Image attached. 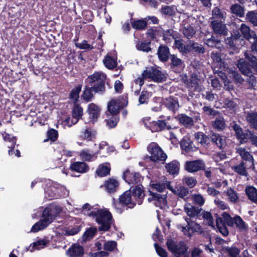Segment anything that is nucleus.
Wrapping results in <instances>:
<instances>
[{
	"instance_id": "nucleus-6",
	"label": "nucleus",
	"mask_w": 257,
	"mask_h": 257,
	"mask_svg": "<svg viewBox=\"0 0 257 257\" xmlns=\"http://www.w3.org/2000/svg\"><path fill=\"white\" fill-rule=\"evenodd\" d=\"M203 216L204 219L207 221L209 225L214 229H217L223 236H226L228 234V231L223 219L218 215H216V216L215 224H214L212 215L210 212H205Z\"/></svg>"
},
{
	"instance_id": "nucleus-33",
	"label": "nucleus",
	"mask_w": 257,
	"mask_h": 257,
	"mask_svg": "<svg viewBox=\"0 0 257 257\" xmlns=\"http://www.w3.org/2000/svg\"><path fill=\"white\" fill-rule=\"evenodd\" d=\"M246 120L251 127L257 130V112L250 111L247 113Z\"/></svg>"
},
{
	"instance_id": "nucleus-13",
	"label": "nucleus",
	"mask_w": 257,
	"mask_h": 257,
	"mask_svg": "<svg viewBox=\"0 0 257 257\" xmlns=\"http://www.w3.org/2000/svg\"><path fill=\"white\" fill-rule=\"evenodd\" d=\"M123 179L130 185H138L143 180V177L139 173L131 172L126 170L124 172Z\"/></svg>"
},
{
	"instance_id": "nucleus-32",
	"label": "nucleus",
	"mask_w": 257,
	"mask_h": 257,
	"mask_svg": "<svg viewBox=\"0 0 257 257\" xmlns=\"http://www.w3.org/2000/svg\"><path fill=\"white\" fill-rule=\"evenodd\" d=\"M184 210L190 217H195L200 212V209L198 208L194 207L189 203L185 205Z\"/></svg>"
},
{
	"instance_id": "nucleus-10",
	"label": "nucleus",
	"mask_w": 257,
	"mask_h": 257,
	"mask_svg": "<svg viewBox=\"0 0 257 257\" xmlns=\"http://www.w3.org/2000/svg\"><path fill=\"white\" fill-rule=\"evenodd\" d=\"M185 220L187 222L186 226H184L181 224L177 226L185 235L191 237L194 232H201L202 228L198 223L187 217H185Z\"/></svg>"
},
{
	"instance_id": "nucleus-34",
	"label": "nucleus",
	"mask_w": 257,
	"mask_h": 257,
	"mask_svg": "<svg viewBox=\"0 0 257 257\" xmlns=\"http://www.w3.org/2000/svg\"><path fill=\"white\" fill-rule=\"evenodd\" d=\"M118 184V182L115 179H110L105 182L104 187L108 193H111L116 191Z\"/></svg>"
},
{
	"instance_id": "nucleus-42",
	"label": "nucleus",
	"mask_w": 257,
	"mask_h": 257,
	"mask_svg": "<svg viewBox=\"0 0 257 257\" xmlns=\"http://www.w3.org/2000/svg\"><path fill=\"white\" fill-rule=\"evenodd\" d=\"M135 43L137 49L139 51H142L145 52H149L151 50L150 47L151 43L150 42H147L146 41H143L141 42L135 41Z\"/></svg>"
},
{
	"instance_id": "nucleus-31",
	"label": "nucleus",
	"mask_w": 257,
	"mask_h": 257,
	"mask_svg": "<svg viewBox=\"0 0 257 257\" xmlns=\"http://www.w3.org/2000/svg\"><path fill=\"white\" fill-rule=\"evenodd\" d=\"M245 191L248 198L251 202L257 204V189L253 186H247Z\"/></svg>"
},
{
	"instance_id": "nucleus-61",
	"label": "nucleus",
	"mask_w": 257,
	"mask_h": 257,
	"mask_svg": "<svg viewBox=\"0 0 257 257\" xmlns=\"http://www.w3.org/2000/svg\"><path fill=\"white\" fill-rule=\"evenodd\" d=\"M118 118L116 115H112L110 118L106 120V125L109 128L114 127L118 121Z\"/></svg>"
},
{
	"instance_id": "nucleus-28",
	"label": "nucleus",
	"mask_w": 257,
	"mask_h": 257,
	"mask_svg": "<svg viewBox=\"0 0 257 257\" xmlns=\"http://www.w3.org/2000/svg\"><path fill=\"white\" fill-rule=\"evenodd\" d=\"M240 30L243 37L248 41H251L256 35L254 32L251 31L249 27L244 24L241 25Z\"/></svg>"
},
{
	"instance_id": "nucleus-50",
	"label": "nucleus",
	"mask_w": 257,
	"mask_h": 257,
	"mask_svg": "<svg viewBox=\"0 0 257 257\" xmlns=\"http://www.w3.org/2000/svg\"><path fill=\"white\" fill-rule=\"evenodd\" d=\"M212 13L213 19L224 20L225 18L226 13L225 12H222L217 7H215L213 9Z\"/></svg>"
},
{
	"instance_id": "nucleus-43",
	"label": "nucleus",
	"mask_w": 257,
	"mask_h": 257,
	"mask_svg": "<svg viewBox=\"0 0 257 257\" xmlns=\"http://www.w3.org/2000/svg\"><path fill=\"white\" fill-rule=\"evenodd\" d=\"M177 33L173 30L169 29L163 33V40L166 43H170L177 38Z\"/></svg>"
},
{
	"instance_id": "nucleus-20",
	"label": "nucleus",
	"mask_w": 257,
	"mask_h": 257,
	"mask_svg": "<svg viewBox=\"0 0 257 257\" xmlns=\"http://www.w3.org/2000/svg\"><path fill=\"white\" fill-rule=\"evenodd\" d=\"M204 167V164L203 161L201 160L187 162L185 164L186 170L191 173L200 170L202 169Z\"/></svg>"
},
{
	"instance_id": "nucleus-36",
	"label": "nucleus",
	"mask_w": 257,
	"mask_h": 257,
	"mask_svg": "<svg viewBox=\"0 0 257 257\" xmlns=\"http://www.w3.org/2000/svg\"><path fill=\"white\" fill-rule=\"evenodd\" d=\"M165 168L170 174H178L179 170V163L176 161H173L167 164Z\"/></svg>"
},
{
	"instance_id": "nucleus-55",
	"label": "nucleus",
	"mask_w": 257,
	"mask_h": 257,
	"mask_svg": "<svg viewBox=\"0 0 257 257\" xmlns=\"http://www.w3.org/2000/svg\"><path fill=\"white\" fill-rule=\"evenodd\" d=\"M97 229L94 227H90L84 233L83 237L84 240H87L91 239L95 234Z\"/></svg>"
},
{
	"instance_id": "nucleus-14",
	"label": "nucleus",
	"mask_w": 257,
	"mask_h": 257,
	"mask_svg": "<svg viewBox=\"0 0 257 257\" xmlns=\"http://www.w3.org/2000/svg\"><path fill=\"white\" fill-rule=\"evenodd\" d=\"M131 189V195L136 204H141L145 196L143 186L141 184H138L135 186H132Z\"/></svg>"
},
{
	"instance_id": "nucleus-38",
	"label": "nucleus",
	"mask_w": 257,
	"mask_h": 257,
	"mask_svg": "<svg viewBox=\"0 0 257 257\" xmlns=\"http://www.w3.org/2000/svg\"><path fill=\"white\" fill-rule=\"evenodd\" d=\"M110 170V167L109 164L104 163L98 166L96 172L98 176L103 177L109 174Z\"/></svg>"
},
{
	"instance_id": "nucleus-59",
	"label": "nucleus",
	"mask_w": 257,
	"mask_h": 257,
	"mask_svg": "<svg viewBox=\"0 0 257 257\" xmlns=\"http://www.w3.org/2000/svg\"><path fill=\"white\" fill-rule=\"evenodd\" d=\"M212 125L214 128L217 130L223 129L225 125L224 119L222 117L216 118L213 121Z\"/></svg>"
},
{
	"instance_id": "nucleus-5",
	"label": "nucleus",
	"mask_w": 257,
	"mask_h": 257,
	"mask_svg": "<svg viewBox=\"0 0 257 257\" xmlns=\"http://www.w3.org/2000/svg\"><path fill=\"white\" fill-rule=\"evenodd\" d=\"M106 75L101 71H97L89 76L86 81L92 87L96 93L102 94L105 90V83Z\"/></svg>"
},
{
	"instance_id": "nucleus-1",
	"label": "nucleus",
	"mask_w": 257,
	"mask_h": 257,
	"mask_svg": "<svg viewBox=\"0 0 257 257\" xmlns=\"http://www.w3.org/2000/svg\"><path fill=\"white\" fill-rule=\"evenodd\" d=\"M82 211L84 214L93 217L98 224L99 230L107 231L112 223V217L109 211L105 209L91 206L88 203L83 205Z\"/></svg>"
},
{
	"instance_id": "nucleus-63",
	"label": "nucleus",
	"mask_w": 257,
	"mask_h": 257,
	"mask_svg": "<svg viewBox=\"0 0 257 257\" xmlns=\"http://www.w3.org/2000/svg\"><path fill=\"white\" fill-rule=\"evenodd\" d=\"M171 61V65L172 67H177L181 68L182 66V60L177 57L175 55H173L170 56Z\"/></svg>"
},
{
	"instance_id": "nucleus-46",
	"label": "nucleus",
	"mask_w": 257,
	"mask_h": 257,
	"mask_svg": "<svg viewBox=\"0 0 257 257\" xmlns=\"http://www.w3.org/2000/svg\"><path fill=\"white\" fill-rule=\"evenodd\" d=\"M99 154H102V156H105V154L102 152L103 150H106V154H109L110 153L113 152L114 150L113 147L108 146L106 142H103L99 144Z\"/></svg>"
},
{
	"instance_id": "nucleus-41",
	"label": "nucleus",
	"mask_w": 257,
	"mask_h": 257,
	"mask_svg": "<svg viewBox=\"0 0 257 257\" xmlns=\"http://www.w3.org/2000/svg\"><path fill=\"white\" fill-rule=\"evenodd\" d=\"M170 190H171L175 194L182 198H185V197H186L189 194L188 189L183 186H178L175 189L171 187Z\"/></svg>"
},
{
	"instance_id": "nucleus-8",
	"label": "nucleus",
	"mask_w": 257,
	"mask_h": 257,
	"mask_svg": "<svg viewBox=\"0 0 257 257\" xmlns=\"http://www.w3.org/2000/svg\"><path fill=\"white\" fill-rule=\"evenodd\" d=\"M168 249L175 254L176 257H188L186 245L184 242H175L172 240L167 241Z\"/></svg>"
},
{
	"instance_id": "nucleus-53",
	"label": "nucleus",
	"mask_w": 257,
	"mask_h": 257,
	"mask_svg": "<svg viewBox=\"0 0 257 257\" xmlns=\"http://www.w3.org/2000/svg\"><path fill=\"white\" fill-rule=\"evenodd\" d=\"M226 251L229 257H239L240 250L237 247L232 246L226 248Z\"/></svg>"
},
{
	"instance_id": "nucleus-2",
	"label": "nucleus",
	"mask_w": 257,
	"mask_h": 257,
	"mask_svg": "<svg viewBox=\"0 0 257 257\" xmlns=\"http://www.w3.org/2000/svg\"><path fill=\"white\" fill-rule=\"evenodd\" d=\"M151 189L149 190L151 198H148L149 202L153 201L155 206L161 209H165L167 207V189H170V182L164 179L163 181L154 183H151Z\"/></svg>"
},
{
	"instance_id": "nucleus-22",
	"label": "nucleus",
	"mask_w": 257,
	"mask_h": 257,
	"mask_svg": "<svg viewBox=\"0 0 257 257\" xmlns=\"http://www.w3.org/2000/svg\"><path fill=\"white\" fill-rule=\"evenodd\" d=\"M96 132L90 127L86 128L81 132V138L87 141H93L96 138Z\"/></svg>"
},
{
	"instance_id": "nucleus-9",
	"label": "nucleus",
	"mask_w": 257,
	"mask_h": 257,
	"mask_svg": "<svg viewBox=\"0 0 257 257\" xmlns=\"http://www.w3.org/2000/svg\"><path fill=\"white\" fill-rule=\"evenodd\" d=\"M127 97L126 95L112 99L107 104L108 111L112 115H116L119 109L127 105Z\"/></svg>"
},
{
	"instance_id": "nucleus-4",
	"label": "nucleus",
	"mask_w": 257,
	"mask_h": 257,
	"mask_svg": "<svg viewBox=\"0 0 257 257\" xmlns=\"http://www.w3.org/2000/svg\"><path fill=\"white\" fill-rule=\"evenodd\" d=\"M146 78L160 82L165 81L166 76L158 68L153 67H147L142 73V77H139L135 80L133 86H135L138 88L137 90L135 91V93H139L144 83V79Z\"/></svg>"
},
{
	"instance_id": "nucleus-30",
	"label": "nucleus",
	"mask_w": 257,
	"mask_h": 257,
	"mask_svg": "<svg viewBox=\"0 0 257 257\" xmlns=\"http://www.w3.org/2000/svg\"><path fill=\"white\" fill-rule=\"evenodd\" d=\"M232 128L235 132L237 138L240 140V143L246 142V136L247 131H245L244 132H242L241 128L237 124H234L232 126Z\"/></svg>"
},
{
	"instance_id": "nucleus-29",
	"label": "nucleus",
	"mask_w": 257,
	"mask_h": 257,
	"mask_svg": "<svg viewBox=\"0 0 257 257\" xmlns=\"http://www.w3.org/2000/svg\"><path fill=\"white\" fill-rule=\"evenodd\" d=\"M99 154L98 151L93 154L90 153L88 150H83L80 152V156L81 159L85 161H93Z\"/></svg>"
},
{
	"instance_id": "nucleus-19",
	"label": "nucleus",
	"mask_w": 257,
	"mask_h": 257,
	"mask_svg": "<svg viewBox=\"0 0 257 257\" xmlns=\"http://www.w3.org/2000/svg\"><path fill=\"white\" fill-rule=\"evenodd\" d=\"M211 26L214 32L218 35H226L227 31L224 24L220 20H213L211 23Z\"/></svg>"
},
{
	"instance_id": "nucleus-17",
	"label": "nucleus",
	"mask_w": 257,
	"mask_h": 257,
	"mask_svg": "<svg viewBox=\"0 0 257 257\" xmlns=\"http://www.w3.org/2000/svg\"><path fill=\"white\" fill-rule=\"evenodd\" d=\"M119 200L127 208H133L136 204L134 201L130 190L126 191L120 197Z\"/></svg>"
},
{
	"instance_id": "nucleus-62",
	"label": "nucleus",
	"mask_w": 257,
	"mask_h": 257,
	"mask_svg": "<svg viewBox=\"0 0 257 257\" xmlns=\"http://www.w3.org/2000/svg\"><path fill=\"white\" fill-rule=\"evenodd\" d=\"M192 52L198 53H203L204 52V48L201 45L196 42H194L192 41Z\"/></svg>"
},
{
	"instance_id": "nucleus-12",
	"label": "nucleus",
	"mask_w": 257,
	"mask_h": 257,
	"mask_svg": "<svg viewBox=\"0 0 257 257\" xmlns=\"http://www.w3.org/2000/svg\"><path fill=\"white\" fill-rule=\"evenodd\" d=\"M2 136L4 140L6 142L10 143V145H8V147L10 148L8 151L9 155L11 156H15L20 157L21 156L20 151L18 149L15 151L14 150L17 142L16 137L6 133H3Z\"/></svg>"
},
{
	"instance_id": "nucleus-11",
	"label": "nucleus",
	"mask_w": 257,
	"mask_h": 257,
	"mask_svg": "<svg viewBox=\"0 0 257 257\" xmlns=\"http://www.w3.org/2000/svg\"><path fill=\"white\" fill-rule=\"evenodd\" d=\"M148 150L150 154V160L153 162L158 161H165L167 159V155L164 153L158 145L155 143H152L148 147Z\"/></svg>"
},
{
	"instance_id": "nucleus-64",
	"label": "nucleus",
	"mask_w": 257,
	"mask_h": 257,
	"mask_svg": "<svg viewBox=\"0 0 257 257\" xmlns=\"http://www.w3.org/2000/svg\"><path fill=\"white\" fill-rule=\"evenodd\" d=\"M183 182L189 188L194 187L197 184V180L194 177H185L183 179Z\"/></svg>"
},
{
	"instance_id": "nucleus-52",
	"label": "nucleus",
	"mask_w": 257,
	"mask_h": 257,
	"mask_svg": "<svg viewBox=\"0 0 257 257\" xmlns=\"http://www.w3.org/2000/svg\"><path fill=\"white\" fill-rule=\"evenodd\" d=\"M246 19L254 26H257V12H248L246 15Z\"/></svg>"
},
{
	"instance_id": "nucleus-21",
	"label": "nucleus",
	"mask_w": 257,
	"mask_h": 257,
	"mask_svg": "<svg viewBox=\"0 0 257 257\" xmlns=\"http://www.w3.org/2000/svg\"><path fill=\"white\" fill-rule=\"evenodd\" d=\"M87 111L90 118L94 122L96 121L100 114V108L93 103H90L88 106Z\"/></svg>"
},
{
	"instance_id": "nucleus-23",
	"label": "nucleus",
	"mask_w": 257,
	"mask_h": 257,
	"mask_svg": "<svg viewBox=\"0 0 257 257\" xmlns=\"http://www.w3.org/2000/svg\"><path fill=\"white\" fill-rule=\"evenodd\" d=\"M164 104L171 111L175 112L178 110L179 105L177 99L170 97L164 100Z\"/></svg>"
},
{
	"instance_id": "nucleus-35",
	"label": "nucleus",
	"mask_w": 257,
	"mask_h": 257,
	"mask_svg": "<svg viewBox=\"0 0 257 257\" xmlns=\"http://www.w3.org/2000/svg\"><path fill=\"white\" fill-rule=\"evenodd\" d=\"M159 59L163 62H166L168 59L169 55V48L164 46H160L157 52Z\"/></svg>"
},
{
	"instance_id": "nucleus-49",
	"label": "nucleus",
	"mask_w": 257,
	"mask_h": 257,
	"mask_svg": "<svg viewBox=\"0 0 257 257\" xmlns=\"http://www.w3.org/2000/svg\"><path fill=\"white\" fill-rule=\"evenodd\" d=\"M195 140L201 145L207 144L208 138L202 132H197L194 134Z\"/></svg>"
},
{
	"instance_id": "nucleus-54",
	"label": "nucleus",
	"mask_w": 257,
	"mask_h": 257,
	"mask_svg": "<svg viewBox=\"0 0 257 257\" xmlns=\"http://www.w3.org/2000/svg\"><path fill=\"white\" fill-rule=\"evenodd\" d=\"M226 195L229 200L232 202L235 203L238 199L237 193L231 188H229L227 190Z\"/></svg>"
},
{
	"instance_id": "nucleus-58",
	"label": "nucleus",
	"mask_w": 257,
	"mask_h": 257,
	"mask_svg": "<svg viewBox=\"0 0 257 257\" xmlns=\"http://www.w3.org/2000/svg\"><path fill=\"white\" fill-rule=\"evenodd\" d=\"M147 23L144 20H138L132 22V26L136 30H141L145 28L147 26Z\"/></svg>"
},
{
	"instance_id": "nucleus-47",
	"label": "nucleus",
	"mask_w": 257,
	"mask_h": 257,
	"mask_svg": "<svg viewBox=\"0 0 257 257\" xmlns=\"http://www.w3.org/2000/svg\"><path fill=\"white\" fill-rule=\"evenodd\" d=\"M92 91H93L92 87L85 86L82 96L85 101L88 102L91 100L93 96Z\"/></svg>"
},
{
	"instance_id": "nucleus-56",
	"label": "nucleus",
	"mask_w": 257,
	"mask_h": 257,
	"mask_svg": "<svg viewBox=\"0 0 257 257\" xmlns=\"http://www.w3.org/2000/svg\"><path fill=\"white\" fill-rule=\"evenodd\" d=\"M80 230V226L76 225L74 227H69L65 230L64 234L67 235H73L77 234Z\"/></svg>"
},
{
	"instance_id": "nucleus-51",
	"label": "nucleus",
	"mask_w": 257,
	"mask_h": 257,
	"mask_svg": "<svg viewBox=\"0 0 257 257\" xmlns=\"http://www.w3.org/2000/svg\"><path fill=\"white\" fill-rule=\"evenodd\" d=\"M245 58L250 62L251 66L257 73V59L255 57L248 54L247 52L244 53Z\"/></svg>"
},
{
	"instance_id": "nucleus-45",
	"label": "nucleus",
	"mask_w": 257,
	"mask_h": 257,
	"mask_svg": "<svg viewBox=\"0 0 257 257\" xmlns=\"http://www.w3.org/2000/svg\"><path fill=\"white\" fill-rule=\"evenodd\" d=\"M180 146L186 152L193 151V144L188 138H183L180 142Z\"/></svg>"
},
{
	"instance_id": "nucleus-60",
	"label": "nucleus",
	"mask_w": 257,
	"mask_h": 257,
	"mask_svg": "<svg viewBox=\"0 0 257 257\" xmlns=\"http://www.w3.org/2000/svg\"><path fill=\"white\" fill-rule=\"evenodd\" d=\"M81 87L78 86L73 89L70 94V98L74 102L77 101L79 98V94L81 91Z\"/></svg>"
},
{
	"instance_id": "nucleus-26",
	"label": "nucleus",
	"mask_w": 257,
	"mask_h": 257,
	"mask_svg": "<svg viewBox=\"0 0 257 257\" xmlns=\"http://www.w3.org/2000/svg\"><path fill=\"white\" fill-rule=\"evenodd\" d=\"M70 168L77 172L84 173L88 171L89 167L84 162H76L72 163L70 166Z\"/></svg>"
},
{
	"instance_id": "nucleus-7",
	"label": "nucleus",
	"mask_w": 257,
	"mask_h": 257,
	"mask_svg": "<svg viewBox=\"0 0 257 257\" xmlns=\"http://www.w3.org/2000/svg\"><path fill=\"white\" fill-rule=\"evenodd\" d=\"M223 221L228 226L233 227L235 225L236 227L241 232H245L247 230V224L238 215L231 217L228 213L223 212L221 214Z\"/></svg>"
},
{
	"instance_id": "nucleus-39",
	"label": "nucleus",
	"mask_w": 257,
	"mask_h": 257,
	"mask_svg": "<svg viewBox=\"0 0 257 257\" xmlns=\"http://www.w3.org/2000/svg\"><path fill=\"white\" fill-rule=\"evenodd\" d=\"M48 242L44 239L39 240L32 243L29 247L28 250L31 252H33L35 250H39L44 248Z\"/></svg>"
},
{
	"instance_id": "nucleus-48",
	"label": "nucleus",
	"mask_w": 257,
	"mask_h": 257,
	"mask_svg": "<svg viewBox=\"0 0 257 257\" xmlns=\"http://www.w3.org/2000/svg\"><path fill=\"white\" fill-rule=\"evenodd\" d=\"M231 12L239 16L242 17L244 15V9L243 8L238 4H234L232 5L230 8Z\"/></svg>"
},
{
	"instance_id": "nucleus-37",
	"label": "nucleus",
	"mask_w": 257,
	"mask_h": 257,
	"mask_svg": "<svg viewBox=\"0 0 257 257\" xmlns=\"http://www.w3.org/2000/svg\"><path fill=\"white\" fill-rule=\"evenodd\" d=\"M179 122L186 127H190L193 125V119L185 114H181L178 116Z\"/></svg>"
},
{
	"instance_id": "nucleus-25",
	"label": "nucleus",
	"mask_w": 257,
	"mask_h": 257,
	"mask_svg": "<svg viewBox=\"0 0 257 257\" xmlns=\"http://www.w3.org/2000/svg\"><path fill=\"white\" fill-rule=\"evenodd\" d=\"M211 140L219 148H223L226 145V138L218 134H212Z\"/></svg>"
},
{
	"instance_id": "nucleus-44",
	"label": "nucleus",
	"mask_w": 257,
	"mask_h": 257,
	"mask_svg": "<svg viewBox=\"0 0 257 257\" xmlns=\"http://www.w3.org/2000/svg\"><path fill=\"white\" fill-rule=\"evenodd\" d=\"M231 169L237 174L242 176H247V173L244 163L242 161L239 164L231 167Z\"/></svg>"
},
{
	"instance_id": "nucleus-16",
	"label": "nucleus",
	"mask_w": 257,
	"mask_h": 257,
	"mask_svg": "<svg viewBox=\"0 0 257 257\" xmlns=\"http://www.w3.org/2000/svg\"><path fill=\"white\" fill-rule=\"evenodd\" d=\"M103 63L105 67L108 69L112 70L115 68L117 65L115 52L108 53L103 60Z\"/></svg>"
},
{
	"instance_id": "nucleus-24",
	"label": "nucleus",
	"mask_w": 257,
	"mask_h": 257,
	"mask_svg": "<svg viewBox=\"0 0 257 257\" xmlns=\"http://www.w3.org/2000/svg\"><path fill=\"white\" fill-rule=\"evenodd\" d=\"M236 152L241 157L242 159L250 162L252 165H253V157L245 149L241 147L237 148H236Z\"/></svg>"
},
{
	"instance_id": "nucleus-40",
	"label": "nucleus",
	"mask_w": 257,
	"mask_h": 257,
	"mask_svg": "<svg viewBox=\"0 0 257 257\" xmlns=\"http://www.w3.org/2000/svg\"><path fill=\"white\" fill-rule=\"evenodd\" d=\"M83 108L78 104H75L72 110V116L74 122H78L83 115Z\"/></svg>"
},
{
	"instance_id": "nucleus-18",
	"label": "nucleus",
	"mask_w": 257,
	"mask_h": 257,
	"mask_svg": "<svg viewBox=\"0 0 257 257\" xmlns=\"http://www.w3.org/2000/svg\"><path fill=\"white\" fill-rule=\"evenodd\" d=\"M84 253L83 247L78 244H73L66 251L68 257H83Z\"/></svg>"
},
{
	"instance_id": "nucleus-27",
	"label": "nucleus",
	"mask_w": 257,
	"mask_h": 257,
	"mask_svg": "<svg viewBox=\"0 0 257 257\" xmlns=\"http://www.w3.org/2000/svg\"><path fill=\"white\" fill-rule=\"evenodd\" d=\"M237 67L241 73L244 75H249L251 71L248 64L243 59H240L237 64Z\"/></svg>"
},
{
	"instance_id": "nucleus-15",
	"label": "nucleus",
	"mask_w": 257,
	"mask_h": 257,
	"mask_svg": "<svg viewBox=\"0 0 257 257\" xmlns=\"http://www.w3.org/2000/svg\"><path fill=\"white\" fill-rule=\"evenodd\" d=\"M48 184L49 185L47 188L45 189V197L49 200L58 198V193L59 192L58 190V187H59V184L51 182L50 181H49Z\"/></svg>"
},
{
	"instance_id": "nucleus-3",
	"label": "nucleus",
	"mask_w": 257,
	"mask_h": 257,
	"mask_svg": "<svg viewBox=\"0 0 257 257\" xmlns=\"http://www.w3.org/2000/svg\"><path fill=\"white\" fill-rule=\"evenodd\" d=\"M62 211V208L57 205L47 207L42 212V218L32 227L31 232H37L47 228Z\"/></svg>"
},
{
	"instance_id": "nucleus-57",
	"label": "nucleus",
	"mask_w": 257,
	"mask_h": 257,
	"mask_svg": "<svg viewBox=\"0 0 257 257\" xmlns=\"http://www.w3.org/2000/svg\"><path fill=\"white\" fill-rule=\"evenodd\" d=\"M183 33L186 38L190 39L195 34V31L192 27L187 26L184 28Z\"/></svg>"
}]
</instances>
